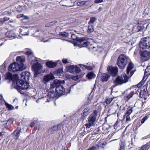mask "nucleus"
Masks as SVG:
<instances>
[{
	"instance_id": "f257e3e1",
	"label": "nucleus",
	"mask_w": 150,
	"mask_h": 150,
	"mask_svg": "<svg viewBox=\"0 0 150 150\" xmlns=\"http://www.w3.org/2000/svg\"><path fill=\"white\" fill-rule=\"evenodd\" d=\"M16 62L11 64L9 67V70L12 72L22 71L25 69L26 65L24 63L25 58L24 56H18L16 58Z\"/></svg>"
},
{
	"instance_id": "423d86ee",
	"label": "nucleus",
	"mask_w": 150,
	"mask_h": 150,
	"mask_svg": "<svg viewBox=\"0 0 150 150\" xmlns=\"http://www.w3.org/2000/svg\"><path fill=\"white\" fill-rule=\"evenodd\" d=\"M16 84L18 88L22 90L27 89L29 87L28 83L24 82V81L19 79L16 81Z\"/></svg>"
},
{
	"instance_id": "4be33fe9",
	"label": "nucleus",
	"mask_w": 150,
	"mask_h": 150,
	"mask_svg": "<svg viewBox=\"0 0 150 150\" xmlns=\"http://www.w3.org/2000/svg\"><path fill=\"white\" fill-rule=\"evenodd\" d=\"M134 66V64L132 62H130L129 63L127 68V74L128 75L129 74L130 71L133 68Z\"/></svg>"
},
{
	"instance_id": "680f3d73",
	"label": "nucleus",
	"mask_w": 150,
	"mask_h": 150,
	"mask_svg": "<svg viewBox=\"0 0 150 150\" xmlns=\"http://www.w3.org/2000/svg\"><path fill=\"white\" fill-rule=\"evenodd\" d=\"M22 17V16L21 15H18L17 16V18H20V17Z\"/></svg>"
},
{
	"instance_id": "f8f14e48",
	"label": "nucleus",
	"mask_w": 150,
	"mask_h": 150,
	"mask_svg": "<svg viewBox=\"0 0 150 150\" xmlns=\"http://www.w3.org/2000/svg\"><path fill=\"white\" fill-rule=\"evenodd\" d=\"M21 79L20 80L24 81V82H26L29 80L30 76V73L29 72H23L20 74Z\"/></svg>"
},
{
	"instance_id": "20e7f679",
	"label": "nucleus",
	"mask_w": 150,
	"mask_h": 150,
	"mask_svg": "<svg viewBox=\"0 0 150 150\" xmlns=\"http://www.w3.org/2000/svg\"><path fill=\"white\" fill-rule=\"evenodd\" d=\"M139 46L142 49H149L150 48V38L146 37L141 39Z\"/></svg>"
},
{
	"instance_id": "c85d7f7f",
	"label": "nucleus",
	"mask_w": 150,
	"mask_h": 150,
	"mask_svg": "<svg viewBox=\"0 0 150 150\" xmlns=\"http://www.w3.org/2000/svg\"><path fill=\"white\" fill-rule=\"evenodd\" d=\"M94 31L93 27L92 25H89L88 27L87 32L88 33H91Z\"/></svg>"
},
{
	"instance_id": "5701e85b",
	"label": "nucleus",
	"mask_w": 150,
	"mask_h": 150,
	"mask_svg": "<svg viewBox=\"0 0 150 150\" xmlns=\"http://www.w3.org/2000/svg\"><path fill=\"white\" fill-rule=\"evenodd\" d=\"M20 130L18 129L15 130L13 133V135L14 136V138L16 140L18 139V137L19 136L20 134Z\"/></svg>"
},
{
	"instance_id": "774afa93",
	"label": "nucleus",
	"mask_w": 150,
	"mask_h": 150,
	"mask_svg": "<svg viewBox=\"0 0 150 150\" xmlns=\"http://www.w3.org/2000/svg\"><path fill=\"white\" fill-rule=\"evenodd\" d=\"M64 150H69L68 149H64Z\"/></svg>"
},
{
	"instance_id": "6ab92c4d",
	"label": "nucleus",
	"mask_w": 150,
	"mask_h": 150,
	"mask_svg": "<svg viewBox=\"0 0 150 150\" xmlns=\"http://www.w3.org/2000/svg\"><path fill=\"white\" fill-rule=\"evenodd\" d=\"M110 77V75L108 74L105 73L102 74L101 76L102 81L103 82L107 81Z\"/></svg>"
},
{
	"instance_id": "5fc2aeb1",
	"label": "nucleus",
	"mask_w": 150,
	"mask_h": 150,
	"mask_svg": "<svg viewBox=\"0 0 150 150\" xmlns=\"http://www.w3.org/2000/svg\"><path fill=\"white\" fill-rule=\"evenodd\" d=\"M100 131V129L99 128H98L95 130V131L96 132V133L97 134L98 132H99Z\"/></svg>"
},
{
	"instance_id": "f704fd0d",
	"label": "nucleus",
	"mask_w": 150,
	"mask_h": 150,
	"mask_svg": "<svg viewBox=\"0 0 150 150\" xmlns=\"http://www.w3.org/2000/svg\"><path fill=\"white\" fill-rule=\"evenodd\" d=\"M79 65L81 66L82 65L83 66L84 68L85 69H87V70H91L93 69V68L91 66H88L85 65H82L81 64H79Z\"/></svg>"
},
{
	"instance_id": "4468645a",
	"label": "nucleus",
	"mask_w": 150,
	"mask_h": 150,
	"mask_svg": "<svg viewBox=\"0 0 150 150\" xmlns=\"http://www.w3.org/2000/svg\"><path fill=\"white\" fill-rule=\"evenodd\" d=\"M55 91H56V93L58 96H60L64 94L63 93L65 91V89L63 86L60 84L55 88Z\"/></svg>"
},
{
	"instance_id": "f3484780",
	"label": "nucleus",
	"mask_w": 150,
	"mask_h": 150,
	"mask_svg": "<svg viewBox=\"0 0 150 150\" xmlns=\"http://www.w3.org/2000/svg\"><path fill=\"white\" fill-rule=\"evenodd\" d=\"M141 56L143 59L144 61H147L150 58V54L148 51H144L141 53Z\"/></svg>"
},
{
	"instance_id": "e433bc0d",
	"label": "nucleus",
	"mask_w": 150,
	"mask_h": 150,
	"mask_svg": "<svg viewBox=\"0 0 150 150\" xmlns=\"http://www.w3.org/2000/svg\"><path fill=\"white\" fill-rule=\"evenodd\" d=\"M134 94V91L131 92L130 93L126 96V98L127 99V100H129L131 98Z\"/></svg>"
},
{
	"instance_id": "ea45409f",
	"label": "nucleus",
	"mask_w": 150,
	"mask_h": 150,
	"mask_svg": "<svg viewBox=\"0 0 150 150\" xmlns=\"http://www.w3.org/2000/svg\"><path fill=\"white\" fill-rule=\"evenodd\" d=\"M25 54L28 56H29L31 55H33V53L30 50H28L25 52Z\"/></svg>"
},
{
	"instance_id": "79ce46f5",
	"label": "nucleus",
	"mask_w": 150,
	"mask_h": 150,
	"mask_svg": "<svg viewBox=\"0 0 150 150\" xmlns=\"http://www.w3.org/2000/svg\"><path fill=\"white\" fill-rule=\"evenodd\" d=\"M10 19L9 18L7 17H5L4 18L1 19V22H4L6 21H8Z\"/></svg>"
},
{
	"instance_id": "a19ab883",
	"label": "nucleus",
	"mask_w": 150,
	"mask_h": 150,
	"mask_svg": "<svg viewBox=\"0 0 150 150\" xmlns=\"http://www.w3.org/2000/svg\"><path fill=\"white\" fill-rule=\"evenodd\" d=\"M124 118H125L126 119V121H130V117L129 115L125 114V115L124 116Z\"/></svg>"
},
{
	"instance_id": "2eb2a0df",
	"label": "nucleus",
	"mask_w": 150,
	"mask_h": 150,
	"mask_svg": "<svg viewBox=\"0 0 150 150\" xmlns=\"http://www.w3.org/2000/svg\"><path fill=\"white\" fill-rule=\"evenodd\" d=\"M54 77L52 74H50L46 75L43 78L42 82L45 84L47 83L50 80L53 79Z\"/></svg>"
},
{
	"instance_id": "bf43d9fd",
	"label": "nucleus",
	"mask_w": 150,
	"mask_h": 150,
	"mask_svg": "<svg viewBox=\"0 0 150 150\" xmlns=\"http://www.w3.org/2000/svg\"><path fill=\"white\" fill-rule=\"evenodd\" d=\"M134 71H132L130 73V74H131L130 77H131L133 75V74H134Z\"/></svg>"
},
{
	"instance_id": "9d476101",
	"label": "nucleus",
	"mask_w": 150,
	"mask_h": 150,
	"mask_svg": "<svg viewBox=\"0 0 150 150\" xmlns=\"http://www.w3.org/2000/svg\"><path fill=\"white\" fill-rule=\"evenodd\" d=\"M65 83V81L64 80L61 81L60 80L55 79L53 82L50 85V88L51 90H52L53 88H56L58 86H59L60 84H63Z\"/></svg>"
},
{
	"instance_id": "4c0bfd02",
	"label": "nucleus",
	"mask_w": 150,
	"mask_h": 150,
	"mask_svg": "<svg viewBox=\"0 0 150 150\" xmlns=\"http://www.w3.org/2000/svg\"><path fill=\"white\" fill-rule=\"evenodd\" d=\"M146 79L145 80L144 79V78H143L142 81L140 82L139 84L137 85V87H140L142 85H143L144 84V82L146 81Z\"/></svg>"
},
{
	"instance_id": "c9c22d12",
	"label": "nucleus",
	"mask_w": 150,
	"mask_h": 150,
	"mask_svg": "<svg viewBox=\"0 0 150 150\" xmlns=\"http://www.w3.org/2000/svg\"><path fill=\"white\" fill-rule=\"evenodd\" d=\"M145 73H147V75H150V66L147 67L145 70Z\"/></svg>"
},
{
	"instance_id": "f03ea898",
	"label": "nucleus",
	"mask_w": 150,
	"mask_h": 150,
	"mask_svg": "<svg viewBox=\"0 0 150 150\" xmlns=\"http://www.w3.org/2000/svg\"><path fill=\"white\" fill-rule=\"evenodd\" d=\"M128 57L124 54L120 55L117 61V64L119 68L121 69H124L127 64Z\"/></svg>"
},
{
	"instance_id": "338daca9",
	"label": "nucleus",
	"mask_w": 150,
	"mask_h": 150,
	"mask_svg": "<svg viewBox=\"0 0 150 150\" xmlns=\"http://www.w3.org/2000/svg\"><path fill=\"white\" fill-rule=\"evenodd\" d=\"M36 101L37 103H38V100H36Z\"/></svg>"
},
{
	"instance_id": "4d7b16f0",
	"label": "nucleus",
	"mask_w": 150,
	"mask_h": 150,
	"mask_svg": "<svg viewBox=\"0 0 150 150\" xmlns=\"http://www.w3.org/2000/svg\"><path fill=\"white\" fill-rule=\"evenodd\" d=\"M149 75H147V73H145V72H144V77L143 78H145L147 76Z\"/></svg>"
},
{
	"instance_id": "cd10ccee",
	"label": "nucleus",
	"mask_w": 150,
	"mask_h": 150,
	"mask_svg": "<svg viewBox=\"0 0 150 150\" xmlns=\"http://www.w3.org/2000/svg\"><path fill=\"white\" fill-rule=\"evenodd\" d=\"M5 105L8 110H11L14 109V107L12 105L9 104L7 103H5Z\"/></svg>"
},
{
	"instance_id": "1a4fd4ad",
	"label": "nucleus",
	"mask_w": 150,
	"mask_h": 150,
	"mask_svg": "<svg viewBox=\"0 0 150 150\" xmlns=\"http://www.w3.org/2000/svg\"><path fill=\"white\" fill-rule=\"evenodd\" d=\"M31 64L32 65V70L34 72V77H37L38 76V60H32Z\"/></svg>"
},
{
	"instance_id": "6e6d98bb",
	"label": "nucleus",
	"mask_w": 150,
	"mask_h": 150,
	"mask_svg": "<svg viewBox=\"0 0 150 150\" xmlns=\"http://www.w3.org/2000/svg\"><path fill=\"white\" fill-rule=\"evenodd\" d=\"M39 62L42 63V64H44V62L43 61V60H42L38 58V63H39Z\"/></svg>"
},
{
	"instance_id": "0eeeda50",
	"label": "nucleus",
	"mask_w": 150,
	"mask_h": 150,
	"mask_svg": "<svg viewBox=\"0 0 150 150\" xmlns=\"http://www.w3.org/2000/svg\"><path fill=\"white\" fill-rule=\"evenodd\" d=\"M128 79V78L127 76L125 74L120 76H118L114 81V82L117 84L121 85L127 82Z\"/></svg>"
},
{
	"instance_id": "09e8293b",
	"label": "nucleus",
	"mask_w": 150,
	"mask_h": 150,
	"mask_svg": "<svg viewBox=\"0 0 150 150\" xmlns=\"http://www.w3.org/2000/svg\"><path fill=\"white\" fill-rule=\"evenodd\" d=\"M87 115V114H86L85 113H84V112H83L81 114V119H84L85 116H86Z\"/></svg>"
},
{
	"instance_id": "37998d69",
	"label": "nucleus",
	"mask_w": 150,
	"mask_h": 150,
	"mask_svg": "<svg viewBox=\"0 0 150 150\" xmlns=\"http://www.w3.org/2000/svg\"><path fill=\"white\" fill-rule=\"evenodd\" d=\"M148 118V116H145L144 117H143L141 120L142 124L144 123V122Z\"/></svg>"
},
{
	"instance_id": "39448f33",
	"label": "nucleus",
	"mask_w": 150,
	"mask_h": 150,
	"mask_svg": "<svg viewBox=\"0 0 150 150\" xmlns=\"http://www.w3.org/2000/svg\"><path fill=\"white\" fill-rule=\"evenodd\" d=\"M97 114V111L94 110L93 113L89 116L88 120V123L86 125L87 128H89L94 125L96 120Z\"/></svg>"
},
{
	"instance_id": "c756f323",
	"label": "nucleus",
	"mask_w": 150,
	"mask_h": 150,
	"mask_svg": "<svg viewBox=\"0 0 150 150\" xmlns=\"http://www.w3.org/2000/svg\"><path fill=\"white\" fill-rule=\"evenodd\" d=\"M57 21H54L49 23H47L46 25L45 26L46 27H49L53 26L55 23H57Z\"/></svg>"
},
{
	"instance_id": "393cba45",
	"label": "nucleus",
	"mask_w": 150,
	"mask_h": 150,
	"mask_svg": "<svg viewBox=\"0 0 150 150\" xmlns=\"http://www.w3.org/2000/svg\"><path fill=\"white\" fill-rule=\"evenodd\" d=\"M74 65H70L68 67L67 70L69 72L71 73H74Z\"/></svg>"
},
{
	"instance_id": "ddd939ff",
	"label": "nucleus",
	"mask_w": 150,
	"mask_h": 150,
	"mask_svg": "<svg viewBox=\"0 0 150 150\" xmlns=\"http://www.w3.org/2000/svg\"><path fill=\"white\" fill-rule=\"evenodd\" d=\"M18 76L17 75H13L10 73H7L5 79H6L9 80V81H12L13 83L16 81L17 79Z\"/></svg>"
},
{
	"instance_id": "de8ad7c7",
	"label": "nucleus",
	"mask_w": 150,
	"mask_h": 150,
	"mask_svg": "<svg viewBox=\"0 0 150 150\" xmlns=\"http://www.w3.org/2000/svg\"><path fill=\"white\" fill-rule=\"evenodd\" d=\"M45 72V69H39V74L44 73Z\"/></svg>"
},
{
	"instance_id": "9b49d317",
	"label": "nucleus",
	"mask_w": 150,
	"mask_h": 150,
	"mask_svg": "<svg viewBox=\"0 0 150 150\" xmlns=\"http://www.w3.org/2000/svg\"><path fill=\"white\" fill-rule=\"evenodd\" d=\"M107 70L109 73L112 76H115L118 72V68L117 67L109 66L108 67Z\"/></svg>"
},
{
	"instance_id": "2f4dec72",
	"label": "nucleus",
	"mask_w": 150,
	"mask_h": 150,
	"mask_svg": "<svg viewBox=\"0 0 150 150\" xmlns=\"http://www.w3.org/2000/svg\"><path fill=\"white\" fill-rule=\"evenodd\" d=\"M59 35L63 37L67 38L69 35V33L65 32H61L59 34Z\"/></svg>"
},
{
	"instance_id": "603ef678",
	"label": "nucleus",
	"mask_w": 150,
	"mask_h": 150,
	"mask_svg": "<svg viewBox=\"0 0 150 150\" xmlns=\"http://www.w3.org/2000/svg\"><path fill=\"white\" fill-rule=\"evenodd\" d=\"M62 62L64 64H66L67 63H68V62L67 61V59H63L62 60Z\"/></svg>"
},
{
	"instance_id": "c03bdc74",
	"label": "nucleus",
	"mask_w": 150,
	"mask_h": 150,
	"mask_svg": "<svg viewBox=\"0 0 150 150\" xmlns=\"http://www.w3.org/2000/svg\"><path fill=\"white\" fill-rule=\"evenodd\" d=\"M132 109L130 108L127 111L126 114L129 115L132 112Z\"/></svg>"
},
{
	"instance_id": "7c9ffc66",
	"label": "nucleus",
	"mask_w": 150,
	"mask_h": 150,
	"mask_svg": "<svg viewBox=\"0 0 150 150\" xmlns=\"http://www.w3.org/2000/svg\"><path fill=\"white\" fill-rule=\"evenodd\" d=\"M74 73H79L81 71V70L80 68L76 65L74 67Z\"/></svg>"
},
{
	"instance_id": "3c124183",
	"label": "nucleus",
	"mask_w": 150,
	"mask_h": 150,
	"mask_svg": "<svg viewBox=\"0 0 150 150\" xmlns=\"http://www.w3.org/2000/svg\"><path fill=\"white\" fill-rule=\"evenodd\" d=\"M96 149V148L95 146H93L92 147L89 148L88 150H95Z\"/></svg>"
},
{
	"instance_id": "473e14b6",
	"label": "nucleus",
	"mask_w": 150,
	"mask_h": 150,
	"mask_svg": "<svg viewBox=\"0 0 150 150\" xmlns=\"http://www.w3.org/2000/svg\"><path fill=\"white\" fill-rule=\"evenodd\" d=\"M87 2V1H79L77 2V4L78 6H82L84 5Z\"/></svg>"
},
{
	"instance_id": "8fccbe9b",
	"label": "nucleus",
	"mask_w": 150,
	"mask_h": 150,
	"mask_svg": "<svg viewBox=\"0 0 150 150\" xmlns=\"http://www.w3.org/2000/svg\"><path fill=\"white\" fill-rule=\"evenodd\" d=\"M103 1V0H96L94 2L98 4L102 2Z\"/></svg>"
},
{
	"instance_id": "6e6552de",
	"label": "nucleus",
	"mask_w": 150,
	"mask_h": 150,
	"mask_svg": "<svg viewBox=\"0 0 150 150\" xmlns=\"http://www.w3.org/2000/svg\"><path fill=\"white\" fill-rule=\"evenodd\" d=\"M58 95L56 93V91H55L53 90H51L49 92L47 97H44L42 98L44 99V100H47V101L45 102H49L51 99H52L54 98V97H56Z\"/></svg>"
},
{
	"instance_id": "e2e57ef3",
	"label": "nucleus",
	"mask_w": 150,
	"mask_h": 150,
	"mask_svg": "<svg viewBox=\"0 0 150 150\" xmlns=\"http://www.w3.org/2000/svg\"><path fill=\"white\" fill-rule=\"evenodd\" d=\"M74 85H72V86H71V87H70V88H73V86H74Z\"/></svg>"
},
{
	"instance_id": "bb28decb",
	"label": "nucleus",
	"mask_w": 150,
	"mask_h": 150,
	"mask_svg": "<svg viewBox=\"0 0 150 150\" xmlns=\"http://www.w3.org/2000/svg\"><path fill=\"white\" fill-rule=\"evenodd\" d=\"M96 18L94 17H92L90 18V20L88 22L89 25H91L93 23L97 20Z\"/></svg>"
},
{
	"instance_id": "a18cd8bd",
	"label": "nucleus",
	"mask_w": 150,
	"mask_h": 150,
	"mask_svg": "<svg viewBox=\"0 0 150 150\" xmlns=\"http://www.w3.org/2000/svg\"><path fill=\"white\" fill-rule=\"evenodd\" d=\"M35 121L33 122H32L31 124V126L32 127H37V124H35Z\"/></svg>"
},
{
	"instance_id": "a211bd4d",
	"label": "nucleus",
	"mask_w": 150,
	"mask_h": 150,
	"mask_svg": "<svg viewBox=\"0 0 150 150\" xmlns=\"http://www.w3.org/2000/svg\"><path fill=\"white\" fill-rule=\"evenodd\" d=\"M6 36L11 39L15 38L17 36L14 32L12 31H10L7 32L5 33Z\"/></svg>"
},
{
	"instance_id": "aec40b11",
	"label": "nucleus",
	"mask_w": 150,
	"mask_h": 150,
	"mask_svg": "<svg viewBox=\"0 0 150 150\" xmlns=\"http://www.w3.org/2000/svg\"><path fill=\"white\" fill-rule=\"evenodd\" d=\"M47 67L50 68H53L55 67L57 65V63L52 61H48L46 63Z\"/></svg>"
},
{
	"instance_id": "0e129e2a",
	"label": "nucleus",
	"mask_w": 150,
	"mask_h": 150,
	"mask_svg": "<svg viewBox=\"0 0 150 150\" xmlns=\"http://www.w3.org/2000/svg\"><path fill=\"white\" fill-rule=\"evenodd\" d=\"M18 106H16V109H18Z\"/></svg>"
},
{
	"instance_id": "7ed1b4c3",
	"label": "nucleus",
	"mask_w": 150,
	"mask_h": 150,
	"mask_svg": "<svg viewBox=\"0 0 150 150\" xmlns=\"http://www.w3.org/2000/svg\"><path fill=\"white\" fill-rule=\"evenodd\" d=\"M71 38L80 43V45L81 47H87L89 44V43L87 41L88 38L86 37L79 38L77 37L75 34L71 35Z\"/></svg>"
},
{
	"instance_id": "72a5a7b5",
	"label": "nucleus",
	"mask_w": 150,
	"mask_h": 150,
	"mask_svg": "<svg viewBox=\"0 0 150 150\" xmlns=\"http://www.w3.org/2000/svg\"><path fill=\"white\" fill-rule=\"evenodd\" d=\"M113 99V98H112L109 97L106 99L104 103L106 104V105H108L112 102Z\"/></svg>"
},
{
	"instance_id": "052dcab7",
	"label": "nucleus",
	"mask_w": 150,
	"mask_h": 150,
	"mask_svg": "<svg viewBox=\"0 0 150 150\" xmlns=\"http://www.w3.org/2000/svg\"><path fill=\"white\" fill-rule=\"evenodd\" d=\"M24 18H25V19H28L29 18L28 16H25L24 17Z\"/></svg>"
},
{
	"instance_id": "49530a36",
	"label": "nucleus",
	"mask_w": 150,
	"mask_h": 150,
	"mask_svg": "<svg viewBox=\"0 0 150 150\" xmlns=\"http://www.w3.org/2000/svg\"><path fill=\"white\" fill-rule=\"evenodd\" d=\"M43 66L40 64L38 63V74H39V69H42Z\"/></svg>"
},
{
	"instance_id": "412c9836",
	"label": "nucleus",
	"mask_w": 150,
	"mask_h": 150,
	"mask_svg": "<svg viewBox=\"0 0 150 150\" xmlns=\"http://www.w3.org/2000/svg\"><path fill=\"white\" fill-rule=\"evenodd\" d=\"M143 28L141 26H134L133 28L134 31L137 32L139 31H142L143 30Z\"/></svg>"
},
{
	"instance_id": "b1692460",
	"label": "nucleus",
	"mask_w": 150,
	"mask_h": 150,
	"mask_svg": "<svg viewBox=\"0 0 150 150\" xmlns=\"http://www.w3.org/2000/svg\"><path fill=\"white\" fill-rule=\"evenodd\" d=\"M150 147V144L149 143H147L143 145L140 148L141 150H148Z\"/></svg>"
},
{
	"instance_id": "dca6fc26",
	"label": "nucleus",
	"mask_w": 150,
	"mask_h": 150,
	"mask_svg": "<svg viewBox=\"0 0 150 150\" xmlns=\"http://www.w3.org/2000/svg\"><path fill=\"white\" fill-rule=\"evenodd\" d=\"M61 125H54L48 130L49 131L51 134H53L57 132V131L61 129Z\"/></svg>"
},
{
	"instance_id": "58836bf2",
	"label": "nucleus",
	"mask_w": 150,
	"mask_h": 150,
	"mask_svg": "<svg viewBox=\"0 0 150 150\" xmlns=\"http://www.w3.org/2000/svg\"><path fill=\"white\" fill-rule=\"evenodd\" d=\"M125 144L123 142H122L120 145V149L119 150H124L125 148Z\"/></svg>"
},
{
	"instance_id": "864d4df0",
	"label": "nucleus",
	"mask_w": 150,
	"mask_h": 150,
	"mask_svg": "<svg viewBox=\"0 0 150 150\" xmlns=\"http://www.w3.org/2000/svg\"><path fill=\"white\" fill-rule=\"evenodd\" d=\"M89 109L88 108L85 109L83 111V112L86 114V113L89 111Z\"/></svg>"
},
{
	"instance_id": "13d9d810",
	"label": "nucleus",
	"mask_w": 150,
	"mask_h": 150,
	"mask_svg": "<svg viewBox=\"0 0 150 150\" xmlns=\"http://www.w3.org/2000/svg\"><path fill=\"white\" fill-rule=\"evenodd\" d=\"M4 132H0V137L3 136L4 135Z\"/></svg>"
},
{
	"instance_id": "a878e982",
	"label": "nucleus",
	"mask_w": 150,
	"mask_h": 150,
	"mask_svg": "<svg viewBox=\"0 0 150 150\" xmlns=\"http://www.w3.org/2000/svg\"><path fill=\"white\" fill-rule=\"evenodd\" d=\"M95 75L93 72H91L88 73L86 76L89 79H92L95 77Z\"/></svg>"
},
{
	"instance_id": "69168bd1",
	"label": "nucleus",
	"mask_w": 150,
	"mask_h": 150,
	"mask_svg": "<svg viewBox=\"0 0 150 150\" xmlns=\"http://www.w3.org/2000/svg\"><path fill=\"white\" fill-rule=\"evenodd\" d=\"M70 91H71L70 90H69V91L68 93H69L70 92Z\"/></svg>"
}]
</instances>
